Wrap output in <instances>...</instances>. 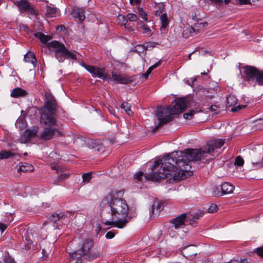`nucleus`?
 Returning a JSON list of instances; mask_svg holds the SVG:
<instances>
[{
    "instance_id": "a878e982",
    "label": "nucleus",
    "mask_w": 263,
    "mask_h": 263,
    "mask_svg": "<svg viewBox=\"0 0 263 263\" xmlns=\"http://www.w3.org/2000/svg\"><path fill=\"white\" fill-rule=\"evenodd\" d=\"M155 8L156 10L154 11V14L156 16H160L161 14H163V12L165 9V5L163 3L156 4Z\"/></svg>"
},
{
    "instance_id": "c756f323",
    "label": "nucleus",
    "mask_w": 263,
    "mask_h": 263,
    "mask_svg": "<svg viewBox=\"0 0 263 263\" xmlns=\"http://www.w3.org/2000/svg\"><path fill=\"white\" fill-rule=\"evenodd\" d=\"M35 36L39 39L43 43H46L48 42V36L41 32H37L35 33Z\"/></svg>"
},
{
    "instance_id": "6e6552de",
    "label": "nucleus",
    "mask_w": 263,
    "mask_h": 263,
    "mask_svg": "<svg viewBox=\"0 0 263 263\" xmlns=\"http://www.w3.org/2000/svg\"><path fill=\"white\" fill-rule=\"evenodd\" d=\"M171 153L166 154L163 157L162 159H159L157 161H155L154 165H153V166L152 167V170L153 171V170H155L160 165H161L160 168L158 169L157 172H155V173H154L153 174H148L146 176V179L148 180H149L153 181H159L160 180L162 179L163 178H158V179L156 178L155 179L154 178V176L155 175V177L160 176V175H161V174H160V173H159V172H160L161 173L163 172H165V173L166 172V170H162L163 168V166H164L163 164L164 163V162L165 161H167V160H165V159H166V157L168 156L170 158H171Z\"/></svg>"
},
{
    "instance_id": "8fccbe9b",
    "label": "nucleus",
    "mask_w": 263,
    "mask_h": 263,
    "mask_svg": "<svg viewBox=\"0 0 263 263\" xmlns=\"http://www.w3.org/2000/svg\"><path fill=\"white\" fill-rule=\"evenodd\" d=\"M236 2L238 3L240 5L251 4L250 0H235Z\"/></svg>"
},
{
    "instance_id": "f8f14e48",
    "label": "nucleus",
    "mask_w": 263,
    "mask_h": 263,
    "mask_svg": "<svg viewBox=\"0 0 263 263\" xmlns=\"http://www.w3.org/2000/svg\"><path fill=\"white\" fill-rule=\"evenodd\" d=\"M107 79L112 80L118 84H128L133 81V77H128L125 74H118L116 72H111V78L108 77Z\"/></svg>"
},
{
    "instance_id": "09e8293b",
    "label": "nucleus",
    "mask_w": 263,
    "mask_h": 263,
    "mask_svg": "<svg viewBox=\"0 0 263 263\" xmlns=\"http://www.w3.org/2000/svg\"><path fill=\"white\" fill-rule=\"evenodd\" d=\"M143 175V173L141 171L135 175V179L140 181L141 180V177Z\"/></svg>"
},
{
    "instance_id": "79ce46f5",
    "label": "nucleus",
    "mask_w": 263,
    "mask_h": 263,
    "mask_svg": "<svg viewBox=\"0 0 263 263\" xmlns=\"http://www.w3.org/2000/svg\"><path fill=\"white\" fill-rule=\"evenodd\" d=\"M141 30L143 33H150L151 32V29L148 28L147 25L143 24L140 27Z\"/></svg>"
},
{
    "instance_id": "c03bdc74",
    "label": "nucleus",
    "mask_w": 263,
    "mask_h": 263,
    "mask_svg": "<svg viewBox=\"0 0 263 263\" xmlns=\"http://www.w3.org/2000/svg\"><path fill=\"white\" fill-rule=\"evenodd\" d=\"M255 253H256L259 256L263 258V247H260L256 248L255 251Z\"/></svg>"
},
{
    "instance_id": "7ed1b4c3",
    "label": "nucleus",
    "mask_w": 263,
    "mask_h": 263,
    "mask_svg": "<svg viewBox=\"0 0 263 263\" xmlns=\"http://www.w3.org/2000/svg\"><path fill=\"white\" fill-rule=\"evenodd\" d=\"M44 101V105L39 110L41 122L47 126L44 129L39 137L41 140L46 141L52 139L57 133L61 135V132L57 129V113L60 110L61 107L50 92H45Z\"/></svg>"
},
{
    "instance_id": "ddd939ff",
    "label": "nucleus",
    "mask_w": 263,
    "mask_h": 263,
    "mask_svg": "<svg viewBox=\"0 0 263 263\" xmlns=\"http://www.w3.org/2000/svg\"><path fill=\"white\" fill-rule=\"evenodd\" d=\"M15 4L20 8L21 12H28L31 14L35 15L36 11L33 6L26 0L16 1Z\"/></svg>"
},
{
    "instance_id": "58836bf2",
    "label": "nucleus",
    "mask_w": 263,
    "mask_h": 263,
    "mask_svg": "<svg viewBox=\"0 0 263 263\" xmlns=\"http://www.w3.org/2000/svg\"><path fill=\"white\" fill-rule=\"evenodd\" d=\"M195 113V111L194 110H190L189 112L184 113L183 114V117L186 119H191L192 116Z\"/></svg>"
},
{
    "instance_id": "864d4df0",
    "label": "nucleus",
    "mask_w": 263,
    "mask_h": 263,
    "mask_svg": "<svg viewBox=\"0 0 263 263\" xmlns=\"http://www.w3.org/2000/svg\"><path fill=\"white\" fill-rule=\"evenodd\" d=\"M196 77L192 78L190 80H187V84L190 86H193L194 83L196 81Z\"/></svg>"
},
{
    "instance_id": "052dcab7",
    "label": "nucleus",
    "mask_w": 263,
    "mask_h": 263,
    "mask_svg": "<svg viewBox=\"0 0 263 263\" xmlns=\"http://www.w3.org/2000/svg\"><path fill=\"white\" fill-rule=\"evenodd\" d=\"M60 181H58L57 178L56 179H55L53 181V183L54 184H58L59 182H60Z\"/></svg>"
},
{
    "instance_id": "680f3d73",
    "label": "nucleus",
    "mask_w": 263,
    "mask_h": 263,
    "mask_svg": "<svg viewBox=\"0 0 263 263\" xmlns=\"http://www.w3.org/2000/svg\"><path fill=\"white\" fill-rule=\"evenodd\" d=\"M256 165H258V166H259V167H261V166H263L262 163H260V162H259V163H256Z\"/></svg>"
},
{
    "instance_id": "9d476101",
    "label": "nucleus",
    "mask_w": 263,
    "mask_h": 263,
    "mask_svg": "<svg viewBox=\"0 0 263 263\" xmlns=\"http://www.w3.org/2000/svg\"><path fill=\"white\" fill-rule=\"evenodd\" d=\"M175 104L171 108L173 115L183 112L189 104L187 99L184 98H178L175 100Z\"/></svg>"
},
{
    "instance_id": "13d9d810",
    "label": "nucleus",
    "mask_w": 263,
    "mask_h": 263,
    "mask_svg": "<svg viewBox=\"0 0 263 263\" xmlns=\"http://www.w3.org/2000/svg\"><path fill=\"white\" fill-rule=\"evenodd\" d=\"M157 44L156 43L152 42V43L147 44L146 46H147V48L148 47H152V48H153V47H155Z\"/></svg>"
},
{
    "instance_id": "cd10ccee",
    "label": "nucleus",
    "mask_w": 263,
    "mask_h": 263,
    "mask_svg": "<svg viewBox=\"0 0 263 263\" xmlns=\"http://www.w3.org/2000/svg\"><path fill=\"white\" fill-rule=\"evenodd\" d=\"M14 155L10 151L2 150L0 152V160L9 158Z\"/></svg>"
},
{
    "instance_id": "423d86ee",
    "label": "nucleus",
    "mask_w": 263,
    "mask_h": 263,
    "mask_svg": "<svg viewBox=\"0 0 263 263\" xmlns=\"http://www.w3.org/2000/svg\"><path fill=\"white\" fill-rule=\"evenodd\" d=\"M242 68L244 69L243 80L255 86L259 70L254 66L250 65H246L242 67Z\"/></svg>"
},
{
    "instance_id": "69168bd1",
    "label": "nucleus",
    "mask_w": 263,
    "mask_h": 263,
    "mask_svg": "<svg viewBox=\"0 0 263 263\" xmlns=\"http://www.w3.org/2000/svg\"><path fill=\"white\" fill-rule=\"evenodd\" d=\"M230 0H224L225 4H228L230 3Z\"/></svg>"
},
{
    "instance_id": "e433bc0d",
    "label": "nucleus",
    "mask_w": 263,
    "mask_h": 263,
    "mask_svg": "<svg viewBox=\"0 0 263 263\" xmlns=\"http://www.w3.org/2000/svg\"><path fill=\"white\" fill-rule=\"evenodd\" d=\"M138 13L139 15L141 16L142 18L145 21H148V17L147 16L146 13L143 11L142 8H138Z\"/></svg>"
},
{
    "instance_id": "c85d7f7f",
    "label": "nucleus",
    "mask_w": 263,
    "mask_h": 263,
    "mask_svg": "<svg viewBox=\"0 0 263 263\" xmlns=\"http://www.w3.org/2000/svg\"><path fill=\"white\" fill-rule=\"evenodd\" d=\"M227 105L228 107H232L234 106L237 102L236 98L232 95H230L227 99Z\"/></svg>"
},
{
    "instance_id": "9b49d317",
    "label": "nucleus",
    "mask_w": 263,
    "mask_h": 263,
    "mask_svg": "<svg viewBox=\"0 0 263 263\" xmlns=\"http://www.w3.org/2000/svg\"><path fill=\"white\" fill-rule=\"evenodd\" d=\"M48 220L52 223L56 224L57 227L68 222L69 217L65 213L53 214L49 217Z\"/></svg>"
},
{
    "instance_id": "5701e85b",
    "label": "nucleus",
    "mask_w": 263,
    "mask_h": 263,
    "mask_svg": "<svg viewBox=\"0 0 263 263\" xmlns=\"http://www.w3.org/2000/svg\"><path fill=\"white\" fill-rule=\"evenodd\" d=\"M24 60L26 62L31 63L34 67L36 66L37 60L33 52L29 51L25 54Z\"/></svg>"
},
{
    "instance_id": "5fc2aeb1",
    "label": "nucleus",
    "mask_w": 263,
    "mask_h": 263,
    "mask_svg": "<svg viewBox=\"0 0 263 263\" xmlns=\"http://www.w3.org/2000/svg\"><path fill=\"white\" fill-rule=\"evenodd\" d=\"M7 228V225L0 222V230L1 232L3 233Z\"/></svg>"
},
{
    "instance_id": "bb28decb",
    "label": "nucleus",
    "mask_w": 263,
    "mask_h": 263,
    "mask_svg": "<svg viewBox=\"0 0 263 263\" xmlns=\"http://www.w3.org/2000/svg\"><path fill=\"white\" fill-rule=\"evenodd\" d=\"M120 107L124 109L126 114L129 116H132L133 114V111L131 110L130 105L126 102H123L120 105Z\"/></svg>"
},
{
    "instance_id": "4be33fe9",
    "label": "nucleus",
    "mask_w": 263,
    "mask_h": 263,
    "mask_svg": "<svg viewBox=\"0 0 263 263\" xmlns=\"http://www.w3.org/2000/svg\"><path fill=\"white\" fill-rule=\"evenodd\" d=\"M27 94L28 92L26 90L20 87H17L12 90L10 96L13 98H19L25 97Z\"/></svg>"
},
{
    "instance_id": "7c9ffc66",
    "label": "nucleus",
    "mask_w": 263,
    "mask_h": 263,
    "mask_svg": "<svg viewBox=\"0 0 263 263\" xmlns=\"http://www.w3.org/2000/svg\"><path fill=\"white\" fill-rule=\"evenodd\" d=\"M212 195L214 196L219 197L223 195L222 190H220V186H214L213 187Z\"/></svg>"
},
{
    "instance_id": "6ab92c4d",
    "label": "nucleus",
    "mask_w": 263,
    "mask_h": 263,
    "mask_svg": "<svg viewBox=\"0 0 263 263\" xmlns=\"http://www.w3.org/2000/svg\"><path fill=\"white\" fill-rule=\"evenodd\" d=\"M16 167H18L17 172H22L26 173L27 172H32L34 169V167L30 164L26 162H20Z\"/></svg>"
},
{
    "instance_id": "2eb2a0df",
    "label": "nucleus",
    "mask_w": 263,
    "mask_h": 263,
    "mask_svg": "<svg viewBox=\"0 0 263 263\" xmlns=\"http://www.w3.org/2000/svg\"><path fill=\"white\" fill-rule=\"evenodd\" d=\"M163 209V205L162 202L159 201H154L152 206L151 210L149 211L151 217L154 218L157 217Z\"/></svg>"
},
{
    "instance_id": "39448f33",
    "label": "nucleus",
    "mask_w": 263,
    "mask_h": 263,
    "mask_svg": "<svg viewBox=\"0 0 263 263\" xmlns=\"http://www.w3.org/2000/svg\"><path fill=\"white\" fill-rule=\"evenodd\" d=\"M94 241L92 238H87L83 240L82 246L80 249L71 253V258L73 259H80L84 256L93 246Z\"/></svg>"
},
{
    "instance_id": "e2e57ef3",
    "label": "nucleus",
    "mask_w": 263,
    "mask_h": 263,
    "mask_svg": "<svg viewBox=\"0 0 263 263\" xmlns=\"http://www.w3.org/2000/svg\"><path fill=\"white\" fill-rule=\"evenodd\" d=\"M119 17H121L123 19V21H125L126 22V23L127 22V21L126 19L125 18L124 16H123V15H120Z\"/></svg>"
},
{
    "instance_id": "c9c22d12",
    "label": "nucleus",
    "mask_w": 263,
    "mask_h": 263,
    "mask_svg": "<svg viewBox=\"0 0 263 263\" xmlns=\"http://www.w3.org/2000/svg\"><path fill=\"white\" fill-rule=\"evenodd\" d=\"M244 164V160L243 158L239 156H237L235 161L234 164L237 166H242Z\"/></svg>"
},
{
    "instance_id": "473e14b6",
    "label": "nucleus",
    "mask_w": 263,
    "mask_h": 263,
    "mask_svg": "<svg viewBox=\"0 0 263 263\" xmlns=\"http://www.w3.org/2000/svg\"><path fill=\"white\" fill-rule=\"evenodd\" d=\"M63 57L64 58V60L65 59H71L72 60H76V55L68 51L67 49H66V51H65L64 54H63Z\"/></svg>"
},
{
    "instance_id": "f03ea898",
    "label": "nucleus",
    "mask_w": 263,
    "mask_h": 263,
    "mask_svg": "<svg viewBox=\"0 0 263 263\" xmlns=\"http://www.w3.org/2000/svg\"><path fill=\"white\" fill-rule=\"evenodd\" d=\"M123 191L112 192L105 197L102 202L103 206L110 208L111 221L103 222L105 226L114 225L118 228L125 227L130 219L136 216L128 215L129 208L125 200L122 198Z\"/></svg>"
},
{
    "instance_id": "338daca9",
    "label": "nucleus",
    "mask_w": 263,
    "mask_h": 263,
    "mask_svg": "<svg viewBox=\"0 0 263 263\" xmlns=\"http://www.w3.org/2000/svg\"><path fill=\"white\" fill-rule=\"evenodd\" d=\"M91 143L92 144H96V141H95V140H91Z\"/></svg>"
},
{
    "instance_id": "f704fd0d",
    "label": "nucleus",
    "mask_w": 263,
    "mask_h": 263,
    "mask_svg": "<svg viewBox=\"0 0 263 263\" xmlns=\"http://www.w3.org/2000/svg\"><path fill=\"white\" fill-rule=\"evenodd\" d=\"M92 178V173L89 172L82 175L83 182H89Z\"/></svg>"
},
{
    "instance_id": "72a5a7b5",
    "label": "nucleus",
    "mask_w": 263,
    "mask_h": 263,
    "mask_svg": "<svg viewBox=\"0 0 263 263\" xmlns=\"http://www.w3.org/2000/svg\"><path fill=\"white\" fill-rule=\"evenodd\" d=\"M202 213H197L195 215H194L192 218H189V220L190 221V224H193L194 222H195L197 219H199L200 217L203 216Z\"/></svg>"
},
{
    "instance_id": "393cba45",
    "label": "nucleus",
    "mask_w": 263,
    "mask_h": 263,
    "mask_svg": "<svg viewBox=\"0 0 263 263\" xmlns=\"http://www.w3.org/2000/svg\"><path fill=\"white\" fill-rule=\"evenodd\" d=\"M57 11V8L53 6H47L46 16L48 17H54Z\"/></svg>"
},
{
    "instance_id": "4468645a",
    "label": "nucleus",
    "mask_w": 263,
    "mask_h": 263,
    "mask_svg": "<svg viewBox=\"0 0 263 263\" xmlns=\"http://www.w3.org/2000/svg\"><path fill=\"white\" fill-rule=\"evenodd\" d=\"M187 215L186 213H182L175 218L171 219L170 221V223L174 225L175 229L183 228L185 226V221H187Z\"/></svg>"
},
{
    "instance_id": "f3484780",
    "label": "nucleus",
    "mask_w": 263,
    "mask_h": 263,
    "mask_svg": "<svg viewBox=\"0 0 263 263\" xmlns=\"http://www.w3.org/2000/svg\"><path fill=\"white\" fill-rule=\"evenodd\" d=\"M84 256L86 257V259L91 260L97 258H101L103 256V252L98 249H93L90 250L87 254Z\"/></svg>"
},
{
    "instance_id": "ea45409f",
    "label": "nucleus",
    "mask_w": 263,
    "mask_h": 263,
    "mask_svg": "<svg viewBox=\"0 0 263 263\" xmlns=\"http://www.w3.org/2000/svg\"><path fill=\"white\" fill-rule=\"evenodd\" d=\"M195 113V111L194 110H190L189 112L184 113L183 114V117L186 119H191L192 116Z\"/></svg>"
},
{
    "instance_id": "dca6fc26",
    "label": "nucleus",
    "mask_w": 263,
    "mask_h": 263,
    "mask_svg": "<svg viewBox=\"0 0 263 263\" xmlns=\"http://www.w3.org/2000/svg\"><path fill=\"white\" fill-rule=\"evenodd\" d=\"M71 14L80 23H82L85 18V10L83 8H74L72 10Z\"/></svg>"
},
{
    "instance_id": "0eeeda50",
    "label": "nucleus",
    "mask_w": 263,
    "mask_h": 263,
    "mask_svg": "<svg viewBox=\"0 0 263 263\" xmlns=\"http://www.w3.org/2000/svg\"><path fill=\"white\" fill-rule=\"evenodd\" d=\"M47 47L50 50L54 52L55 57L59 62H63L64 61L63 54L65 51H66V48L63 44L57 41H54L48 43Z\"/></svg>"
},
{
    "instance_id": "412c9836",
    "label": "nucleus",
    "mask_w": 263,
    "mask_h": 263,
    "mask_svg": "<svg viewBox=\"0 0 263 263\" xmlns=\"http://www.w3.org/2000/svg\"><path fill=\"white\" fill-rule=\"evenodd\" d=\"M160 20L161 22V26L160 27V30L161 32L167 28L170 23V20L167 17L166 13H164L160 15Z\"/></svg>"
},
{
    "instance_id": "f257e3e1",
    "label": "nucleus",
    "mask_w": 263,
    "mask_h": 263,
    "mask_svg": "<svg viewBox=\"0 0 263 263\" xmlns=\"http://www.w3.org/2000/svg\"><path fill=\"white\" fill-rule=\"evenodd\" d=\"M225 139H217L209 141L206 146L200 149L187 148L183 151H179L171 153V158L166 157V160L163 164V170L166 172L160 173L161 176L154 178H165L172 176L171 173L178 171V176L180 179H185L193 175V172L190 171L191 168V162L192 161H201L203 163L207 162L210 159H207L208 154L213 153L215 149L219 148L223 145Z\"/></svg>"
},
{
    "instance_id": "a18cd8bd",
    "label": "nucleus",
    "mask_w": 263,
    "mask_h": 263,
    "mask_svg": "<svg viewBox=\"0 0 263 263\" xmlns=\"http://www.w3.org/2000/svg\"><path fill=\"white\" fill-rule=\"evenodd\" d=\"M128 20L130 22H135L137 20V15L133 13H128L127 15Z\"/></svg>"
},
{
    "instance_id": "b1692460",
    "label": "nucleus",
    "mask_w": 263,
    "mask_h": 263,
    "mask_svg": "<svg viewBox=\"0 0 263 263\" xmlns=\"http://www.w3.org/2000/svg\"><path fill=\"white\" fill-rule=\"evenodd\" d=\"M147 50V46H146L145 45H137L136 46L132 48V51L136 52L138 54L140 55L141 53H143L144 54L146 53V50Z\"/></svg>"
},
{
    "instance_id": "4d7b16f0",
    "label": "nucleus",
    "mask_w": 263,
    "mask_h": 263,
    "mask_svg": "<svg viewBox=\"0 0 263 263\" xmlns=\"http://www.w3.org/2000/svg\"><path fill=\"white\" fill-rule=\"evenodd\" d=\"M209 109L211 111H215L217 110V109H218V107L216 105H213L210 106Z\"/></svg>"
},
{
    "instance_id": "0e129e2a",
    "label": "nucleus",
    "mask_w": 263,
    "mask_h": 263,
    "mask_svg": "<svg viewBox=\"0 0 263 263\" xmlns=\"http://www.w3.org/2000/svg\"><path fill=\"white\" fill-rule=\"evenodd\" d=\"M6 263H15V262L12 259H11L9 261H6Z\"/></svg>"
},
{
    "instance_id": "bf43d9fd",
    "label": "nucleus",
    "mask_w": 263,
    "mask_h": 263,
    "mask_svg": "<svg viewBox=\"0 0 263 263\" xmlns=\"http://www.w3.org/2000/svg\"><path fill=\"white\" fill-rule=\"evenodd\" d=\"M129 1H130V3L131 4H132L134 2H135L136 4H138L140 2V1L139 0H129Z\"/></svg>"
},
{
    "instance_id": "a19ab883",
    "label": "nucleus",
    "mask_w": 263,
    "mask_h": 263,
    "mask_svg": "<svg viewBox=\"0 0 263 263\" xmlns=\"http://www.w3.org/2000/svg\"><path fill=\"white\" fill-rule=\"evenodd\" d=\"M195 113V111L194 110H190L189 112L184 113L183 114V117L186 119H191L192 116Z\"/></svg>"
},
{
    "instance_id": "774afa93",
    "label": "nucleus",
    "mask_w": 263,
    "mask_h": 263,
    "mask_svg": "<svg viewBox=\"0 0 263 263\" xmlns=\"http://www.w3.org/2000/svg\"><path fill=\"white\" fill-rule=\"evenodd\" d=\"M101 229L102 228L101 227V226L99 225V226L98 227V232L101 231Z\"/></svg>"
},
{
    "instance_id": "3c124183",
    "label": "nucleus",
    "mask_w": 263,
    "mask_h": 263,
    "mask_svg": "<svg viewBox=\"0 0 263 263\" xmlns=\"http://www.w3.org/2000/svg\"><path fill=\"white\" fill-rule=\"evenodd\" d=\"M152 70H153L152 69H151L150 67H149V68L146 70V71L143 74V77L144 78L147 79L148 77L149 74L152 71Z\"/></svg>"
},
{
    "instance_id": "20e7f679",
    "label": "nucleus",
    "mask_w": 263,
    "mask_h": 263,
    "mask_svg": "<svg viewBox=\"0 0 263 263\" xmlns=\"http://www.w3.org/2000/svg\"><path fill=\"white\" fill-rule=\"evenodd\" d=\"M155 115L159 121V124L156 126L155 130L160 126L168 123L173 120L172 110L170 106H159L155 110Z\"/></svg>"
},
{
    "instance_id": "2f4dec72",
    "label": "nucleus",
    "mask_w": 263,
    "mask_h": 263,
    "mask_svg": "<svg viewBox=\"0 0 263 263\" xmlns=\"http://www.w3.org/2000/svg\"><path fill=\"white\" fill-rule=\"evenodd\" d=\"M258 84L260 86H263V71L260 70L257 74L255 82V85Z\"/></svg>"
},
{
    "instance_id": "6e6d98bb",
    "label": "nucleus",
    "mask_w": 263,
    "mask_h": 263,
    "mask_svg": "<svg viewBox=\"0 0 263 263\" xmlns=\"http://www.w3.org/2000/svg\"><path fill=\"white\" fill-rule=\"evenodd\" d=\"M161 63H162V62L161 61H159L157 62V63H156L154 65L151 66L149 67L151 68V69L153 70L155 68H156L157 67H158L159 66H160L161 65Z\"/></svg>"
},
{
    "instance_id": "49530a36",
    "label": "nucleus",
    "mask_w": 263,
    "mask_h": 263,
    "mask_svg": "<svg viewBox=\"0 0 263 263\" xmlns=\"http://www.w3.org/2000/svg\"><path fill=\"white\" fill-rule=\"evenodd\" d=\"M116 233L114 231L107 232L105 235V237L107 239H110L113 238L115 236Z\"/></svg>"
},
{
    "instance_id": "4c0bfd02",
    "label": "nucleus",
    "mask_w": 263,
    "mask_h": 263,
    "mask_svg": "<svg viewBox=\"0 0 263 263\" xmlns=\"http://www.w3.org/2000/svg\"><path fill=\"white\" fill-rule=\"evenodd\" d=\"M69 174L68 173H65L61 174L57 177V179L58 181H64L65 179L68 178Z\"/></svg>"
},
{
    "instance_id": "1a4fd4ad",
    "label": "nucleus",
    "mask_w": 263,
    "mask_h": 263,
    "mask_svg": "<svg viewBox=\"0 0 263 263\" xmlns=\"http://www.w3.org/2000/svg\"><path fill=\"white\" fill-rule=\"evenodd\" d=\"M80 65L86 69L91 74L92 77H97L104 80L108 78V74L104 72V68L87 65L84 62L81 63Z\"/></svg>"
},
{
    "instance_id": "603ef678",
    "label": "nucleus",
    "mask_w": 263,
    "mask_h": 263,
    "mask_svg": "<svg viewBox=\"0 0 263 263\" xmlns=\"http://www.w3.org/2000/svg\"><path fill=\"white\" fill-rule=\"evenodd\" d=\"M107 109L111 115H112L113 116H114L117 118V117L116 116V114H115V110L112 107H111L110 106H108Z\"/></svg>"
},
{
    "instance_id": "a211bd4d",
    "label": "nucleus",
    "mask_w": 263,
    "mask_h": 263,
    "mask_svg": "<svg viewBox=\"0 0 263 263\" xmlns=\"http://www.w3.org/2000/svg\"><path fill=\"white\" fill-rule=\"evenodd\" d=\"M37 132L38 127L36 126H34L31 129H26L23 135L25 142L29 141L31 138L35 137Z\"/></svg>"
},
{
    "instance_id": "37998d69",
    "label": "nucleus",
    "mask_w": 263,
    "mask_h": 263,
    "mask_svg": "<svg viewBox=\"0 0 263 263\" xmlns=\"http://www.w3.org/2000/svg\"><path fill=\"white\" fill-rule=\"evenodd\" d=\"M218 210V207L217 205L215 204H212L211 206L208 208V212L209 213H214L217 211Z\"/></svg>"
},
{
    "instance_id": "de8ad7c7",
    "label": "nucleus",
    "mask_w": 263,
    "mask_h": 263,
    "mask_svg": "<svg viewBox=\"0 0 263 263\" xmlns=\"http://www.w3.org/2000/svg\"><path fill=\"white\" fill-rule=\"evenodd\" d=\"M246 106V105H239L237 106L232 108L231 109V111L232 112H236V111H237L238 110H241L242 108H244Z\"/></svg>"
},
{
    "instance_id": "aec40b11",
    "label": "nucleus",
    "mask_w": 263,
    "mask_h": 263,
    "mask_svg": "<svg viewBox=\"0 0 263 263\" xmlns=\"http://www.w3.org/2000/svg\"><path fill=\"white\" fill-rule=\"evenodd\" d=\"M235 189L234 186L227 182H225L220 185V190L223 195L232 193Z\"/></svg>"
}]
</instances>
